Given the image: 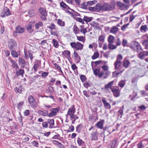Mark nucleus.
Masks as SVG:
<instances>
[{
    "instance_id": "1",
    "label": "nucleus",
    "mask_w": 148,
    "mask_h": 148,
    "mask_svg": "<svg viewBox=\"0 0 148 148\" xmlns=\"http://www.w3.org/2000/svg\"><path fill=\"white\" fill-rule=\"evenodd\" d=\"M123 59V56L121 55L117 56V58L114 63V68L116 70H119L122 68V64L121 60Z\"/></svg>"
},
{
    "instance_id": "50",
    "label": "nucleus",
    "mask_w": 148,
    "mask_h": 148,
    "mask_svg": "<svg viewBox=\"0 0 148 148\" xmlns=\"http://www.w3.org/2000/svg\"><path fill=\"white\" fill-rule=\"evenodd\" d=\"M123 65L124 67L127 68L128 65L129 61L128 60H124L123 62Z\"/></svg>"
},
{
    "instance_id": "25",
    "label": "nucleus",
    "mask_w": 148,
    "mask_h": 148,
    "mask_svg": "<svg viewBox=\"0 0 148 148\" xmlns=\"http://www.w3.org/2000/svg\"><path fill=\"white\" fill-rule=\"evenodd\" d=\"M145 51H143V52H140V53L138 55V57L141 60H143L144 59L145 56Z\"/></svg>"
},
{
    "instance_id": "7",
    "label": "nucleus",
    "mask_w": 148,
    "mask_h": 148,
    "mask_svg": "<svg viewBox=\"0 0 148 148\" xmlns=\"http://www.w3.org/2000/svg\"><path fill=\"white\" fill-rule=\"evenodd\" d=\"M28 100L29 103L33 108H35L36 107V102L35 99L32 96L30 95L29 97Z\"/></svg>"
},
{
    "instance_id": "20",
    "label": "nucleus",
    "mask_w": 148,
    "mask_h": 148,
    "mask_svg": "<svg viewBox=\"0 0 148 148\" xmlns=\"http://www.w3.org/2000/svg\"><path fill=\"white\" fill-rule=\"evenodd\" d=\"M9 60L10 62L12 63V66L14 68H18L17 64L16 63L15 60H13L11 59H10Z\"/></svg>"
},
{
    "instance_id": "46",
    "label": "nucleus",
    "mask_w": 148,
    "mask_h": 148,
    "mask_svg": "<svg viewBox=\"0 0 148 148\" xmlns=\"http://www.w3.org/2000/svg\"><path fill=\"white\" fill-rule=\"evenodd\" d=\"M47 122L50 125H54V120L53 119H48Z\"/></svg>"
},
{
    "instance_id": "47",
    "label": "nucleus",
    "mask_w": 148,
    "mask_h": 148,
    "mask_svg": "<svg viewBox=\"0 0 148 148\" xmlns=\"http://www.w3.org/2000/svg\"><path fill=\"white\" fill-rule=\"evenodd\" d=\"M12 55L14 57H18V54L17 52L14 50H12L11 52Z\"/></svg>"
},
{
    "instance_id": "27",
    "label": "nucleus",
    "mask_w": 148,
    "mask_h": 148,
    "mask_svg": "<svg viewBox=\"0 0 148 148\" xmlns=\"http://www.w3.org/2000/svg\"><path fill=\"white\" fill-rule=\"evenodd\" d=\"M114 81H112L110 82H109L108 84L106 85L105 86V88L106 89H107L109 88H110L111 89V88H113V87H112V85Z\"/></svg>"
},
{
    "instance_id": "22",
    "label": "nucleus",
    "mask_w": 148,
    "mask_h": 148,
    "mask_svg": "<svg viewBox=\"0 0 148 148\" xmlns=\"http://www.w3.org/2000/svg\"><path fill=\"white\" fill-rule=\"evenodd\" d=\"M42 23L40 21H39L38 23H36L35 25V28L36 29H39L40 27H42L43 26Z\"/></svg>"
},
{
    "instance_id": "63",
    "label": "nucleus",
    "mask_w": 148,
    "mask_h": 148,
    "mask_svg": "<svg viewBox=\"0 0 148 148\" xmlns=\"http://www.w3.org/2000/svg\"><path fill=\"white\" fill-rule=\"evenodd\" d=\"M39 65L38 63H35L33 67L34 70L35 71H37V69L39 68Z\"/></svg>"
},
{
    "instance_id": "14",
    "label": "nucleus",
    "mask_w": 148,
    "mask_h": 148,
    "mask_svg": "<svg viewBox=\"0 0 148 148\" xmlns=\"http://www.w3.org/2000/svg\"><path fill=\"white\" fill-rule=\"evenodd\" d=\"M117 4L118 6L122 10H125L128 8V5L125 4L123 3L120 2H117Z\"/></svg>"
},
{
    "instance_id": "48",
    "label": "nucleus",
    "mask_w": 148,
    "mask_h": 148,
    "mask_svg": "<svg viewBox=\"0 0 148 148\" xmlns=\"http://www.w3.org/2000/svg\"><path fill=\"white\" fill-rule=\"evenodd\" d=\"M77 142L79 146H81L84 143V142L79 138L78 137L77 138Z\"/></svg>"
},
{
    "instance_id": "23",
    "label": "nucleus",
    "mask_w": 148,
    "mask_h": 148,
    "mask_svg": "<svg viewBox=\"0 0 148 148\" xmlns=\"http://www.w3.org/2000/svg\"><path fill=\"white\" fill-rule=\"evenodd\" d=\"M24 73V71L23 69H20L18 71H17L16 73V75L17 76H19L20 75H23Z\"/></svg>"
},
{
    "instance_id": "30",
    "label": "nucleus",
    "mask_w": 148,
    "mask_h": 148,
    "mask_svg": "<svg viewBox=\"0 0 148 148\" xmlns=\"http://www.w3.org/2000/svg\"><path fill=\"white\" fill-rule=\"evenodd\" d=\"M73 30L75 34L78 33L80 30L78 27L75 24L74 26Z\"/></svg>"
},
{
    "instance_id": "59",
    "label": "nucleus",
    "mask_w": 148,
    "mask_h": 148,
    "mask_svg": "<svg viewBox=\"0 0 148 148\" xmlns=\"http://www.w3.org/2000/svg\"><path fill=\"white\" fill-rule=\"evenodd\" d=\"M70 118L71 120L73 119H75L76 120V119H78L79 117L78 116H77L76 115L73 114L70 116Z\"/></svg>"
},
{
    "instance_id": "52",
    "label": "nucleus",
    "mask_w": 148,
    "mask_h": 148,
    "mask_svg": "<svg viewBox=\"0 0 148 148\" xmlns=\"http://www.w3.org/2000/svg\"><path fill=\"white\" fill-rule=\"evenodd\" d=\"M24 103V102L22 101L18 103L17 105V108L19 110L21 109Z\"/></svg>"
},
{
    "instance_id": "61",
    "label": "nucleus",
    "mask_w": 148,
    "mask_h": 148,
    "mask_svg": "<svg viewBox=\"0 0 148 148\" xmlns=\"http://www.w3.org/2000/svg\"><path fill=\"white\" fill-rule=\"evenodd\" d=\"M60 6L64 8H65L67 5L63 1L60 3Z\"/></svg>"
},
{
    "instance_id": "40",
    "label": "nucleus",
    "mask_w": 148,
    "mask_h": 148,
    "mask_svg": "<svg viewBox=\"0 0 148 148\" xmlns=\"http://www.w3.org/2000/svg\"><path fill=\"white\" fill-rule=\"evenodd\" d=\"M108 48L111 49H114L116 48V46L113 45L112 43H110L108 45Z\"/></svg>"
},
{
    "instance_id": "13",
    "label": "nucleus",
    "mask_w": 148,
    "mask_h": 148,
    "mask_svg": "<svg viewBox=\"0 0 148 148\" xmlns=\"http://www.w3.org/2000/svg\"><path fill=\"white\" fill-rule=\"evenodd\" d=\"M98 132L97 130L94 132L92 134L91 136V140H97L98 139Z\"/></svg>"
},
{
    "instance_id": "33",
    "label": "nucleus",
    "mask_w": 148,
    "mask_h": 148,
    "mask_svg": "<svg viewBox=\"0 0 148 148\" xmlns=\"http://www.w3.org/2000/svg\"><path fill=\"white\" fill-rule=\"evenodd\" d=\"M84 20L86 22H89L91 21L92 19V17H88L87 16H84L83 18Z\"/></svg>"
},
{
    "instance_id": "41",
    "label": "nucleus",
    "mask_w": 148,
    "mask_h": 148,
    "mask_svg": "<svg viewBox=\"0 0 148 148\" xmlns=\"http://www.w3.org/2000/svg\"><path fill=\"white\" fill-rule=\"evenodd\" d=\"M4 10L5 11V15L6 16H8L11 14L10 12V10L9 8L7 7H5Z\"/></svg>"
},
{
    "instance_id": "62",
    "label": "nucleus",
    "mask_w": 148,
    "mask_h": 148,
    "mask_svg": "<svg viewBox=\"0 0 148 148\" xmlns=\"http://www.w3.org/2000/svg\"><path fill=\"white\" fill-rule=\"evenodd\" d=\"M48 90L50 93H52L54 92L53 88L51 86H49L48 88Z\"/></svg>"
},
{
    "instance_id": "43",
    "label": "nucleus",
    "mask_w": 148,
    "mask_h": 148,
    "mask_svg": "<svg viewBox=\"0 0 148 148\" xmlns=\"http://www.w3.org/2000/svg\"><path fill=\"white\" fill-rule=\"evenodd\" d=\"M125 84V81L123 80H122L119 82L118 85L120 87L122 88L124 86Z\"/></svg>"
},
{
    "instance_id": "16",
    "label": "nucleus",
    "mask_w": 148,
    "mask_h": 148,
    "mask_svg": "<svg viewBox=\"0 0 148 148\" xmlns=\"http://www.w3.org/2000/svg\"><path fill=\"white\" fill-rule=\"evenodd\" d=\"M101 101L103 103L104 107L105 108L109 109L110 108L111 106L110 104L109 103L107 102L105 98H103Z\"/></svg>"
},
{
    "instance_id": "58",
    "label": "nucleus",
    "mask_w": 148,
    "mask_h": 148,
    "mask_svg": "<svg viewBox=\"0 0 148 148\" xmlns=\"http://www.w3.org/2000/svg\"><path fill=\"white\" fill-rule=\"evenodd\" d=\"M54 65L57 68V69L59 71H60V72L61 73H63V72L62 71L60 67L59 66L58 64H57L55 63L54 64Z\"/></svg>"
},
{
    "instance_id": "12",
    "label": "nucleus",
    "mask_w": 148,
    "mask_h": 148,
    "mask_svg": "<svg viewBox=\"0 0 148 148\" xmlns=\"http://www.w3.org/2000/svg\"><path fill=\"white\" fill-rule=\"evenodd\" d=\"M109 74L108 71H101L99 75V77H102L104 78H106L108 77V76Z\"/></svg>"
},
{
    "instance_id": "37",
    "label": "nucleus",
    "mask_w": 148,
    "mask_h": 148,
    "mask_svg": "<svg viewBox=\"0 0 148 148\" xmlns=\"http://www.w3.org/2000/svg\"><path fill=\"white\" fill-rule=\"evenodd\" d=\"M53 46L56 48L58 47L59 46L58 43L57 41L55 39L53 40Z\"/></svg>"
},
{
    "instance_id": "19",
    "label": "nucleus",
    "mask_w": 148,
    "mask_h": 148,
    "mask_svg": "<svg viewBox=\"0 0 148 148\" xmlns=\"http://www.w3.org/2000/svg\"><path fill=\"white\" fill-rule=\"evenodd\" d=\"M74 55L75 58L77 59V63H78L81 60L80 57L79 56L78 53L75 51L74 52Z\"/></svg>"
},
{
    "instance_id": "53",
    "label": "nucleus",
    "mask_w": 148,
    "mask_h": 148,
    "mask_svg": "<svg viewBox=\"0 0 148 148\" xmlns=\"http://www.w3.org/2000/svg\"><path fill=\"white\" fill-rule=\"evenodd\" d=\"M80 79L82 82H85L86 79V76L83 75H81L80 76Z\"/></svg>"
},
{
    "instance_id": "10",
    "label": "nucleus",
    "mask_w": 148,
    "mask_h": 148,
    "mask_svg": "<svg viewBox=\"0 0 148 148\" xmlns=\"http://www.w3.org/2000/svg\"><path fill=\"white\" fill-rule=\"evenodd\" d=\"M51 112L48 114L47 116L49 117H51L56 115L57 112L59 111V109L53 108L50 109Z\"/></svg>"
},
{
    "instance_id": "8",
    "label": "nucleus",
    "mask_w": 148,
    "mask_h": 148,
    "mask_svg": "<svg viewBox=\"0 0 148 148\" xmlns=\"http://www.w3.org/2000/svg\"><path fill=\"white\" fill-rule=\"evenodd\" d=\"M111 89L115 97H118L120 95V91L119 88H117L113 87V88H111Z\"/></svg>"
},
{
    "instance_id": "57",
    "label": "nucleus",
    "mask_w": 148,
    "mask_h": 148,
    "mask_svg": "<svg viewBox=\"0 0 148 148\" xmlns=\"http://www.w3.org/2000/svg\"><path fill=\"white\" fill-rule=\"evenodd\" d=\"M0 15L2 17L4 18L5 17V11L4 10H1Z\"/></svg>"
},
{
    "instance_id": "51",
    "label": "nucleus",
    "mask_w": 148,
    "mask_h": 148,
    "mask_svg": "<svg viewBox=\"0 0 148 148\" xmlns=\"http://www.w3.org/2000/svg\"><path fill=\"white\" fill-rule=\"evenodd\" d=\"M81 6L82 8L84 9H87L88 8L89 9V7H88V5H87V3H86L85 2H83L81 4Z\"/></svg>"
},
{
    "instance_id": "38",
    "label": "nucleus",
    "mask_w": 148,
    "mask_h": 148,
    "mask_svg": "<svg viewBox=\"0 0 148 148\" xmlns=\"http://www.w3.org/2000/svg\"><path fill=\"white\" fill-rule=\"evenodd\" d=\"M118 28L114 26L112 27L110 30V32L114 33L118 31Z\"/></svg>"
},
{
    "instance_id": "3",
    "label": "nucleus",
    "mask_w": 148,
    "mask_h": 148,
    "mask_svg": "<svg viewBox=\"0 0 148 148\" xmlns=\"http://www.w3.org/2000/svg\"><path fill=\"white\" fill-rule=\"evenodd\" d=\"M70 45L71 47L74 49H75L77 50L81 51L83 49V45L80 42H71Z\"/></svg>"
},
{
    "instance_id": "34",
    "label": "nucleus",
    "mask_w": 148,
    "mask_h": 148,
    "mask_svg": "<svg viewBox=\"0 0 148 148\" xmlns=\"http://www.w3.org/2000/svg\"><path fill=\"white\" fill-rule=\"evenodd\" d=\"M114 39V37L113 36L110 35L108 38V41L110 43H113Z\"/></svg>"
},
{
    "instance_id": "28",
    "label": "nucleus",
    "mask_w": 148,
    "mask_h": 148,
    "mask_svg": "<svg viewBox=\"0 0 148 148\" xmlns=\"http://www.w3.org/2000/svg\"><path fill=\"white\" fill-rule=\"evenodd\" d=\"M57 23L59 25L62 27H64L65 26L64 22L62 21L60 19L58 20Z\"/></svg>"
},
{
    "instance_id": "49",
    "label": "nucleus",
    "mask_w": 148,
    "mask_h": 148,
    "mask_svg": "<svg viewBox=\"0 0 148 148\" xmlns=\"http://www.w3.org/2000/svg\"><path fill=\"white\" fill-rule=\"evenodd\" d=\"M28 15L30 17H33L34 15V14L32 10H29L28 12Z\"/></svg>"
},
{
    "instance_id": "26",
    "label": "nucleus",
    "mask_w": 148,
    "mask_h": 148,
    "mask_svg": "<svg viewBox=\"0 0 148 148\" xmlns=\"http://www.w3.org/2000/svg\"><path fill=\"white\" fill-rule=\"evenodd\" d=\"M95 125L99 128L102 129L103 128V124L101 121L97 122Z\"/></svg>"
},
{
    "instance_id": "31",
    "label": "nucleus",
    "mask_w": 148,
    "mask_h": 148,
    "mask_svg": "<svg viewBox=\"0 0 148 148\" xmlns=\"http://www.w3.org/2000/svg\"><path fill=\"white\" fill-rule=\"evenodd\" d=\"M143 45L145 46V49H148V44L147 40H144L142 42Z\"/></svg>"
},
{
    "instance_id": "24",
    "label": "nucleus",
    "mask_w": 148,
    "mask_h": 148,
    "mask_svg": "<svg viewBox=\"0 0 148 148\" xmlns=\"http://www.w3.org/2000/svg\"><path fill=\"white\" fill-rule=\"evenodd\" d=\"M39 11L42 15H47V13L46 12V11L43 8H40L38 10Z\"/></svg>"
},
{
    "instance_id": "29",
    "label": "nucleus",
    "mask_w": 148,
    "mask_h": 148,
    "mask_svg": "<svg viewBox=\"0 0 148 148\" xmlns=\"http://www.w3.org/2000/svg\"><path fill=\"white\" fill-rule=\"evenodd\" d=\"M15 91L16 93L19 92L21 93L23 91V89L21 86H19L18 87H16L14 88Z\"/></svg>"
},
{
    "instance_id": "60",
    "label": "nucleus",
    "mask_w": 148,
    "mask_h": 148,
    "mask_svg": "<svg viewBox=\"0 0 148 148\" xmlns=\"http://www.w3.org/2000/svg\"><path fill=\"white\" fill-rule=\"evenodd\" d=\"M51 26H48L47 27L51 30L55 29V24L53 23H52L51 24Z\"/></svg>"
},
{
    "instance_id": "21",
    "label": "nucleus",
    "mask_w": 148,
    "mask_h": 148,
    "mask_svg": "<svg viewBox=\"0 0 148 148\" xmlns=\"http://www.w3.org/2000/svg\"><path fill=\"white\" fill-rule=\"evenodd\" d=\"M38 113L40 115H41L44 116L47 115L48 111L47 110H44L43 111L39 110Z\"/></svg>"
},
{
    "instance_id": "15",
    "label": "nucleus",
    "mask_w": 148,
    "mask_h": 148,
    "mask_svg": "<svg viewBox=\"0 0 148 148\" xmlns=\"http://www.w3.org/2000/svg\"><path fill=\"white\" fill-rule=\"evenodd\" d=\"M75 111V108L74 105H73L71 108H69L68 111V114H69V115L71 116L74 114Z\"/></svg>"
},
{
    "instance_id": "42",
    "label": "nucleus",
    "mask_w": 148,
    "mask_h": 148,
    "mask_svg": "<svg viewBox=\"0 0 148 148\" xmlns=\"http://www.w3.org/2000/svg\"><path fill=\"white\" fill-rule=\"evenodd\" d=\"M62 54L65 56H70V51L67 50H65L64 52H62Z\"/></svg>"
},
{
    "instance_id": "4",
    "label": "nucleus",
    "mask_w": 148,
    "mask_h": 148,
    "mask_svg": "<svg viewBox=\"0 0 148 148\" xmlns=\"http://www.w3.org/2000/svg\"><path fill=\"white\" fill-rule=\"evenodd\" d=\"M88 8L89 10L97 12L100 11H103L104 9L103 4L99 3H97L95 7H90Z\"/></svg>"
},
{
    "instance_id": "36",
    "label": "nucleus",
    "mask_w": 148,
    "mask_h": 148,
    "mask_svg": "<svg viewBox=\"0 0 148 148\" xmlns=\"http://www.w3.org/2000/svg\"><path fill=\"white\" fill-rule=\"evenodd\" d=\"M101 61L100 60H99L95 62L92 61L91 63V65L92 67V69L93 70V63H94L95 64V66H97V65L99 64H100L101 63Z\"/></svg>"
},
{
    "instance_id": "11",
    "label": "nucleus",
    "mask_w": 148,
    "mask_h": 148,
    "mask_svg": "<svg viewBox=\"0 0 148 148\" xmlns=\"http://www.w3.org/2000/svg\"><path fill=\"white\" fill-rule=\"evenodd\" d=\"M16 31L14 32V33L17 34V33L19 34H22L24 32L25 29L24 27H22L21 26H17L15 29Z\"/></svg>"
},
{
    "instance_id": "45",
    "label": "nucleus",
    "mask_w": 148,
    "mask_h": 148,
    "mask_svg": "<svg viewBox=\"0 0 148 148\" xmlns=\"http://www.w3.org/2000/svg\"><path fill=\"white\" fill-rule=\"evenodd\" d=\"M97 3V1L95 0L93 1H89L87 2V4L88 6Z\"/></svg>"
},
{
    "instance_id": "44",
    "label": "nucleus",
    "mask_w": 148,
    "mask_h": 148,
    "mask_svg": "<svg viewBox=\"0 0 148 148\" xmlns=\"http://www.w3.org/2000/svg\"><path fill=\"white\" fill-rule=\"evenodd\" d=\"M99 56V53L98 52H95L94 53V55L92 56V60L98 58Z\"/></svg>"
},
{
    "instance_id": "6",
    "label": "nucleus",
    "mask_w": 148,
    "mask_h": 148,
    "mask_svg": "<svg viewBox=\"0 0 148 148\" xmlns=\"http://www.w3.org/2000/svg\"><path fill=\"white\" fill-rule=\"evenodd\" d=\"M16 46V43L13 39H10L8 42V47L11 50L14 49L15 47Z\"/></svg>"
},
{
    "instance_id": "18",
    "label": "nucleus",
    "mask_w": 148,
    "mask_h": 148,
    "mask_svg": "<svg viewBox=\"0 0 148 148\" xmlns=\"http://www.w3.org/2000/svg\"><path fill=\"white\" fill-rule=\"evenodd\" d=\"M32 22L29 23L26 27V29L27 32L29 33H31L33 31V29L32 28Z\"/></svg>"
},
{
    "instance_id": "9",
    "label": "nucleus",
    "mask_w": 148,
    "mask_h": 148,
    "mask_svg": "<svg viewBox=\"0 0 148 148\" xmlns=\"http://www.w3.org/2000/svg\"><path fill=\"white\" fill-rule=\"evenodd\" d=\"M118 140L115 139L113 140L108 145V148H115L117 145Z\"/></svg>"
},
{
    "instance_id": "55",
    "label": "nucleus",
    "mask_w": 148,
    "mask_h": 148,
    "mask_svg": "<svg viewBox=\"0 0 148 148\" xmlns=\"http://www.w3.org/2000/svg\"><path fill=\"white\" fill-rule=\"evenodd\" d=\"M93 71V73L95 75H98L100 73V70L98 69H95V70H92Z\"/></svg>"
},
{
    "instance_id": "35",
    "label": "nucleus",
    "mask_w": 148,
    "mask_h": 148,
    "mask_svg": "<svg viewBox=\"0 0 148 148\" xmlns=\"http://www.w3.org/2000/svg\"><path fill=\"white\" fill-rule=\"evenodd\" d=\"M82 127V125L81 124H79L76 127V131L78 133L80 132L81 131Z\"/></svg>"
},
{
    "instance_id": "64",
    "label": "nucleus",
    "mask_w": 148,
    "mask_h": 148,
    "mask_svg": "<svg viewBox=\"0 0 148 148\" xmlns=\"http://www.w3.org/2000/svg\"><path fill=\"white\" fill-rule=\"evenodd\" d=\"M137 147L138 148H143L144 146L142 142H139L137 145Z\"/></svg>"
},
{
    "instance_id": "56",
    "label": "nucleus",
    "mask_w": 148,
    "mask_h": 148,
    "mask_svg": "<svg viewBox=\"0 0 148 148\" xmlns=\"http://www.w3.org/2000/svg\"><path fill=\"white\" fill-rule=\"evenodd\" d=\"M122 71L119 73H117L116 71H114L112 73V76L114 77H117L118 75H119L120 73H122Z\"/></svg>"
},
{
    "instance_id": "5",
    "label": "nucleus",
    "mask_w": 148,
    "mask_h": 148,
    "mask_svg": "<svg viewBox=\"0 0 148 148\" xmlns=\"http://www.w3.org/2000/svg\"><path fill=\"white\" fill-rule=\"evenodd\" d=\"M112 3L111 4L105 3L103 4V11L112 10L115 8V4Z\"/></svg>"
},
{
    "instance_id": "32",
    "label": "nucleus",
    "mask_w": 148,
    "mask_h": 148,
    "mask_svg": "<svg viewBox=\"0 0 148 148\" xmlns=\"http://www.w3.org/2000/svg\"><path fill=\"white\" fill-rule=\"evenodd\" d=\"M77 39L79 41H81L83 42H84L85 41V38L83 36H77Z\"/></svg>"
},
{
    "instance_id": "54",
    "label": "nucleus",
    "mask_w": 148,
    "mask_h": 148,
    "mask_svg": "<svg viewBox=\"0 0 148 148\" xmlns=\"http://www.w3.org/2000/svg\"><path fill=\"white\" fill-rule=\"evenodd\" d=\"M147 26L146 25H142L140 28V29L141 31H144L145 32L146 31L147 29Z\"/></svg>"
},
{
    "instance_id": "2",
    "label": "nucleus",
    "mask_w": 148,
    "mask_h": 148,
    "mask_svg": "<svg viewBox=\"0 0 148 148\" xmlns=\"http://www.w3.org/2000/svg\"><path fill=\"white\" fill-rule=\"evenodd\" d=\"M130 48L138 52L142 51V48L139 43L135 41L131 42V47H130Z\"/></svg>"
},
{
    "instance_id": "17",
    "label": "nucleus",
    "mask_w": 148,
    "mask_h": 148,
    "mask_svg": "<svg viewBox=\"0 0 148 148\" xmlns=\"http://www.w3.org/2000/svg\"><path fill=\"white\" fill-rule=\"evenodd\" d=\"M19 64L21 66V68L24 69L26 62L22 58H19L18 59Z\"/></svg>"
},
{
    "instance_id": "39",
    "label": "nucleus",
    "mask_w": 148,
    "mask_h": 148,
    "mask_svg": "<svg viewBox=\"0 0 148 148\" xmlns=\"http://www.w3.org/2000/svg\"><path fill=\"white\" fill-rule=\"evenodd\" d=\"M105 37L103 35L100 36L98 38L99 42H104V41Z\"/></svg>"
}]
</instances>
